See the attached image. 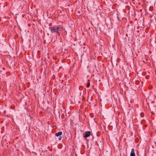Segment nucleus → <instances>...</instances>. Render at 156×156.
Wrapping results in <instances>:
<instances>
[{"instance_id":"1","label":"nucleus","mask_w":156,"mask_h":156,"mask_svg":"<svg viewBox=\"0 0 156 156\" xmlns=\"http://www.w3.org/2000/svg\"><path fill=\"white\" fill-rule=\"evenodd\" d=\"M49 29L51 30L52 33H55L60 36V32L62 30V27L60 25L53 26L49 27Z\"/></svg>"},{"instance_id":"2","label":"nucleus","mask_w":156,"mask_h":156,"mask_svg":"<svg viewBox=\"0 0 156 156\" xmlns=\"http://www.w3.org/2000/svg\"><path fill=\"white\" fill-rule=\"evenodd\" d=\"M91 134V132L90 131H86L85 132V135L84 136V138H86L89 137Z\"/></svg>"},{"instance_id":"3","label":"nucleus","mask_w":156,"mask_h":156,"mask_svg":"<svg viewBox=\"0 0 156 156\" xmlns=\"http://www.w3.org/2000/svg\"><path fill=\"white\" fill-rule=\"evenodd\" d=\"M62 134V132H59L58 133H55V136H59V140H61L62 139V137L61 135Z\"/></svg>"},{"instance_id":"4","label":"nucleus","mask_w":156,"mask_h":156,"mask_svg":"<svg viewBox=\"0 0 156 156\" xmlns=\"http://www.w3.org/2000/svg\"><path fill=\"white\" fill-rule=\"evenodd\" d=\"M130 156H136L135 153L134 149L133 148L131 150Z\"/></svg>"},{"instance_id":"5","label":"nucleus","mask_w":156,"mask_h":156,"mask_svg":"<svg viewBox=\"0 0 156 156\" xmlns=\"http://www.w3.org/2000/svg\"><path fill=\"white\" fill-rule=\"evenodd\" d=\"M90 82H89L87 83V86H86V87H87V88H88L90 86Z\"/></svg>"},{"instance_id":"6","label":"nucleus","mask_w":156,"mask_h":156,"mask_svg":"<svg viewBox=\"0 0 156 156\" xmlns=\"http://www.w3.org/2000/svg\"><path fill=\"white\" fill-rule=\"evenodd\" d=\"M140 116L141 117H143L144 116V113L143 112L141 113L140 114Z\"/></svg>"},{"instance_id":"7","label":"nucleus","mask_w":156,"mask_h":156,"mask_svg":"<svg viewBox=\"0 0 156 156\" xmlns=\"http://www.w3.org/2000/svg\"><path fill=\"white\" fill-rule=\"evenodd\" d=\"M51 24H49V26H51Z\"/></svg>"}]
</instances>
